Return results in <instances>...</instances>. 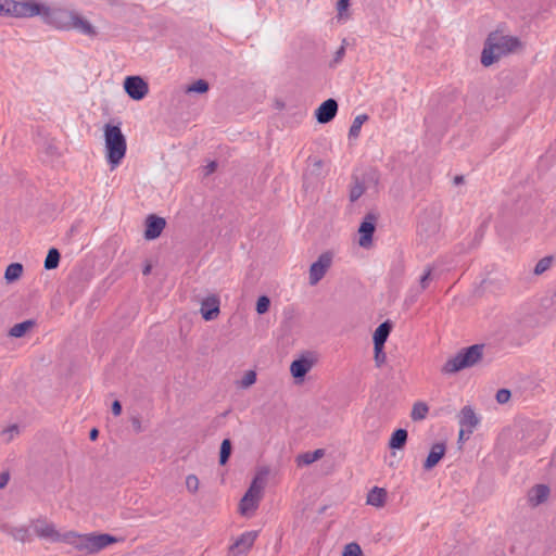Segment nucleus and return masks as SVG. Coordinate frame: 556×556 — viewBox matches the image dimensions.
Instances as JSON below:
<instances>
[{"label":"nucleus","instance_id":"e433bc0d","mask_svg":"<svg viewBox=\"0 0 556 556\" xmlns=\"http://www.w3.org/2000/svg\"><path fill=\"white\" fill-rule=\"evenodd\" d=\"M230 453H231V443H230V440L228 439H225L223 442H222V445H220V453H219V463L222 465H225L230 456Z\"/></svg>","mask_w":556,"mask_h":556},{"label":"nucleus","instance_id":"37998d69","mask_svg":"<svg viewBox=\"0 0 556 556\" xmlns=\"http://www.w3.org/2000/svg\"><path fill=\"white\" fill-rule=\"evenodd\" d=\"M511 393L508 389H500L496 392V401L500 404H505L510 400Z\"/></svg>","mask_w":556,"mask_h":556},{"label":"nucleus","instance_id":"de8ad7c7","mask_svg":"<svg viewBox=\"0 0 556 556\" xmlns=\"http://www.w3.org/2000/svg\"><path fill=\"white\" fill-rule=\"evenodd\" d=\"M344 53H345V48H344V46H341V47L337 50V52H336V54H334V60H333V61H334V63L340 62V61L342 60V58H343Z\"/></svg>","mask_w":556,"mask_h":556},{"label":"nucleus","instance_id":"dca6fc26","mask_svg":"<svg viewBox=\"0 0 556 556\" xmlns=\"http://www.w3.org/2000/svg\"><path fill=\"white\" fill-rule=\"evenodd\" d=\"M0 531L12 536L13 540L20 543H26L30 540L28 529L24 526H12L9 523H2Z\"/></svg>","mask_w":556,"mask_h":556},{"label":"nucleus","instance_id":"f704fd0d","mask_svg":"<svg viewBox=\"0 0 556 556\" xmlns=\"http://www.w3.org/2000/svg\"><path fill=\"white\" fill-rule=\"evenodd\" d=\"M256 382V372L254 370H248L244 372L242 379L238 382V386L242 389H248Z\"/></svg>","mask_w":556,"mask_h":556},{"label":"nucleus","instance_id":"864d4df0","mask_svg":"<svg viewBox=\"0 0 556 556\" xmlns=\"http://www.w3.org/2000/svg\"><path fill=\"white\" fill-rule=\"evenodd\" d=\"M152 266L150 264H147L142 270L143 275H149L151 273Z\"/></svg>","mask_w":556,"mask_h":556},{"label":"nucleus","instance_id":"2f4dec72","mask_svg":"<svg viewBox=\"0 0 556 556\" xmlns=\"http://www.w3.org/2000/svg\"><path fill=\"white\" fill-rule=\"evenodd\" d=\"M433 270L434 267L432 265H427L424 269L422 275L419 278V288L420 291H425L429 288L431 280L433 279Z\"/></svg>","mask_w":556,"mask_h":556},{"label":"nucleus","instance_id":"c85d7f7f","mask_svg":"<svg viewBox=\"0 0 556 556\" xmlns=\"http://www.w3.org/2000/svg\"><path fill=\"white\" fill-rule=\"evenodd\" d=\"M428 412H429V407H428V405L426 403H424V402H416L413 405L412 413H410V418L414 421L424 420L427 417Z\"/></svg>","mask_w":556,"mask_h":556},{"label":"nucleus","instance_id":"f3484780","mask_svg":"<svg viewBox=\"0 0 556 556\" xmlns=\"http://www.w3.org/2000/svg\"><path fill=\"white\" fill-rule=\"evenodd\" d=\"M458 421L462 428L466 429L468 434H470L477 427L479 419L470 406H465L459 413Z\"/></svg>","mask_w":556,"mask_h":556},{"label":"nucleus","instance_id":"473e14b6","mask_svg":"<svg viewBox=\"0 0 556 556\" xmlns=\"http://www.w3.org/2000/svg\"><path fill=\"white\" fill-rule=\"evenodd\" d=\"M365 192V186L358 179H355L350 188L349 198L351 202L358 200Z\"/></svg>","mask_w":556,"mask_h":556},{"label":"nucleus","instance_id":"7c9ffc66","mask_svg":"<svg viewBox=\"0 0 556 556\" xmlns=\"http://www.w3.org/2000/svg\"><path fill=\"white\" fill-rule=\"evenodd\" d=\"M60 263V253L55 248L49 250L47 257L45 260V268L50 270L54 269L59 266Z\"/></svg>","mask_w":556,"mask_h":556},{"label":"nucleus","instance_id":"c03bdc74","mask_svg":"<svg viewBox=\"0 0 556 556\" xmlns=\"http://www.w3.org/2000/svg\"><path fill=\"white\" fill-rule=\"evenodd\" d=\"M350 0H339L337 3V10L339 17H343L344 12L349 8Z\"/></svg>","mask_w":556,"mask_h":556},{"label":"nucleus","instance_id":"09e8293b","mask_svg":"<svg viewBox=\"0 0 556 556\" xmlns=\"http://www.w3.org/2000/svg\"><path fill=\"white\" fill-rule=\"evenodd\" d=\"M112 413L115 416H119L121 415V413H122V405H121V403L118 401H114L112 403Z\"/></svg>","mask_w":556,"mask_h":556},{"label":"nucleus","instance_id":"9b49d317","mask_svg":"<svg viewBox=\"0 0 556 556\" xmlns=\"http://www.w3.org/2000/svg\"><path fill=\"white\" fill-rule=\"evenodd\" d=\"M124 89L132 100H141L149 92L148 84L140 76H128L124 80Z\"/></svg>","mask_w":556,"mask_h":556},{"label":"nucleus","instance_id":"f03ea898","mask_svg":"<svg viewBox=\"0 0 556 556\" xmlns=\"http://www.w3.org/2000/svg\"><path fill=\"white\" fill-rule=\"evenodd\" d=\"M522 48L520 39L516 36L495 30L489 34L481 53V63L488 67L502 58Z\"/></svg>","mask_w":556,"mask_h":556},{"label":"nucleus","instance_id":"412c9836","mask_svg":"<svg viewBox=\"0 0 556 556\" xmlns=\"http://www.w3.org/2000/svg\"><path fill=\"white\" fill-rule=\"evenodd\" d=\"M528 438L534 435L530 441V444H541L545 441L547 433L544 426L540 422H531L527 426Z\"/></svg>","mask_w":556,"mask_h":556},{"label":"nucleus","instance_id":"603ef678","mask_svg":"<svg viewBox=\"0 0 556 556\" xmlns=\"http://www.w3.org/2000/svg\"><path fill=\"white\" fill-rule=\"evenodd\" d=\"M98 434H99L98 430L96 428H93L90 431L89 437H90L91 440H96L98 438Z\"/></svg>","mask_w":556,"mask_h":556},{"label":"nucleus","instance_id":"9d476101","mask_svg":"<svg viewBox=\"0 0 556 556\" xmlns=\"http://www.w3.org/2000/svg\"><path fill=\"white\" fill-rule=\"evenodd\" d=\"M316 357L312 353L301 355L290 365V372L296 381H303L305 375L314 367Z\"/></svg>","mask_w":556,"mask_h":556},{"label":"nucleus","instance_id":"bb28decb","mask_svg":"<svg viewBox=\"0 0 556 556\" xmlns=\"http://www.w3.org/2000/svg\"><path fill=\"white\" fill-rule=\"evenodd\" d=\"M23 274V265L20 263L10 264L4 273V279L8 283L14 282L21 278Z\"/></svg>","mask_w":556,"mask_h":556},{"label":"nucleus","instance_id":"4468645a","mask_svg":"<svg viewBox=\"0 0 556 556\" xmlns=\"http://www.w3.org/2000/svg\"><path fill=\"white\" fill-rule=\"evenodd\" d=\"M337 112V101L334 99H328L317 108L315 116L319 124H327L334 118Z\"/></svg>","mask_w":556,"mask_h":556},{"label":"nucleus","instance_id":"6ab92c4d","mask_svg":"<svg viewBox=\"0 0 556 556\" xmlns=\"http://www.w3.org/2000/svg\"><path fill=\"white\" fill-rule=\"evenodd\" d=\"M47 4L36 1H22L21 18L40 16L43 21V11Z\"/></svg>","mask_w":556,"mask_h":556},{"label":"nucleus","instance_id":"a211bd4d","mask_svg":"<svg viewBox=\"0 0 556 556\" xmlns=\"http://www.w3.org/2000/svg\"><path fill=\"white\" fill-rule=\"evenodd\" d=\"M446 446L444 443H435L431 446V450L424 463L425 470H431L438 465V463L445 455Z\"/></svg>","mask_w":556,"mask_h":556},{"label":"nucleus","instance_id":"6e6d98bb","mask_svg":"<svg viewBox=\"0 0 556 556\" xmlns=\"http://www.w3.org/2000/svg\"><path fill=\"white\" fill-rule=\"evenodd\" d=\"M314 166L316 168H320L323 166V162L320 160H317V161L314 162Z\"/></svg>","mask_w":556,"mask_h":556},{"label":"nucleus","instance_id":"a878e982","mask_svg":"<svg viewBox=\"0 0 556 556\" xmlns=\"http://www.w3.org/2000/svg\"><path fill=\"white\" fill-rule=\"evenodd\" d=\"M407 441V431L405 429H397L393 432L389 441L390 448H402Z\"/></svg>","mask_w":556,"mask_h":556},{"label":"nucleus","instance_id":"8fccbe9b","mask_svg":"<svg viewBox=\"0 0 556 556\" xmlns=\"http://www.w3.org/2000/svg\"><path fill=\"white\" fill-rule=\"evenodd\" d=\"M131 425L135 429L136 432H141L142 431V426H141V421L138 417H132L131 418Z\"/></svg>","mask_w":556,"mask_h":556},{"label":"nucleus","instance_id":"6e6552de","mask_svg":"<svg viewBox=\"0 0 556 556\" xmlns=\"http://www.w3.org/2000/svg\"><path fill=\"white\" fill-rule=\"evenodd\" d=\"M333 261V253L326 251L321 253L317 261L309 266L308 282L311 286H316L327 274Z\"/></svg>","mask_w":556,"mask_h":556},{"label":"nucleus","instance_id":"39448f33","mask_svg":"<svg viewBox=\"0 0 556 556\" xmlns=\"http://www.w3.org/2000/svg\"><path fill=\"white\" fill-rule=\"evenodd\" d=\"M483 350L484 345L482 344H475L462 349L445 362L441 371L446 375H452L477 365L483 357Z\"/></svg>","mask_w":556,"mask_h":556},{"label":"nucleus","instance_id":"2eb2a0df","mask_svg":"<svg viewBox=\"0 0 556 556\" xmlns=\"http://www.w3.org/2000/svg\"><path fill=\"white\" fill-rule=\"evenodd\" d=\"M166 222L164 218L149 215L146 219L144 238L147 240H154L159 238L165 228Z\"/></svg>","mask_w":556,"mask_h":556},{"label":"nucleus","instance_id":"ea45409f","mask_svg":"<svg viewBox=\"0 0 556 556\" xmlns=\"http://www.w3.org/2000/svg\"><path fill=\"white\" fill-rule=\"evenodd\" d=\"M374 351H375L374 358H375L376 366L381 367L386 363V359H387V355L383 352V346H375L374 345Z\"/></svg>","mask_w":556,"mask_h":556},{"label":"nucleus","instance_id":"f8f14e48","mask_svg":"<svg viewBox=\"0 0 556 556\" xmlns=\"http://www.w3.org/2000/svg\"><path fill=\"white\" fill-rule=\"evenodd\" d=\"M257 538L256 531L242 533L229 548V556H245Z\"/></svg>","mask_w":556,"mask_h":556},{"label":"nucleus","instance_id":"20e7f679","mask_svg":"<svg viewBox=\"0 0 556 556\" xmlns=\"http://www.w3.org/2000/svg\"><path fill=\"white\" fill-rule=\"evenodd\" d=\"M105 157L111 169L117 167L127 150L126 137L118 125L105 124L103 127Z\"/></svg>","mask_w":556,"mask_h":556},{"label":"nucleus","instance_id":"49530a36","mask_svg":"<svg viewBox=\"0 0 556 556\" xmlns=\"http://www.w3.org/2000/svg\"><path fill=\"white\" fill-rule=\"evenodd\" d=\"M217 168V164L216 162L212 161L210 162L204 168H203V172H204V176H208L211 174H213Z\"/></svg>","mask_w":556,"mask_h":556},{"label":"nucleus","instance_id":"ddd939ff","mask_svg":"<svg viewBox=\"0 0 556 556\" xmlns=\"http://www.w3.org/2000/svg\"><path fill=\"white\" fill-rule=\"evenodd\" d=\"M220 300L216 294H210L201 302L200 313L204 320L210 321L219 315Z\"/></svg>","mask_w":556,"mask_h":556},{"label":"nucleus","instance_id":"1a4fd4ad","mask_svg":"<svg viewBox=\"0 0 556 556\" xmlns=\"http://www.w3.org/2000/svg\"><path fill=\"white\" fill-rule=\"evenodd\" d=\"M377 215L374 213H367L358 228V244L364 249H368L372 245V236L376 229Z\"/></svg>","mask_w":556,"mask_h":556},{"label":"nucleus","instance_id":"72a5a7b5","mask_svg":"<svg viewBox=\"0 0 556 556\" xmlns=\"http://www.w3.org/2000/svg\"><path fill=\"white\" fill-rule=\"evenodd\" d=\"M208 83L204 79H198L193 84L187 86L186 92L187 93H205L208 90Z\"/></svg>","mask_w":556,"mask_h":556},{"label":"nucleus","instance_id":"423d86ee","mask_svg":"<svg viewBox=\"0 0 556 556\" xmlns=\"http://www.w3.org/2000/svg\"><path fill=\"white\" fill-rule=\"evenodd\" d=\"M268 469L263 468L257 471L256 476L251 482L250 488L243 495L239 504V511L241 515L248 516L256 510L258 503L263 495V490L266 484V477Z\"/></svg>","mask_w":556,"mask_h":556},{"label":"nucleus","instance_id":"3c124183","mask_svg":"<svg viewBox=\"0 0 556 556\" xmlns=\"http://www.w3.org/2000/svg\"><path fill=\"white\" fill-rule=\"evenodd\" d=\"M453 182L454 185H460L464 182V177L463 176H455L454 179H453Z\"/></svg>","mask_w":556,"mask_h":556},{"label":"nucleus","instance_id":"f257e3e1","mask_svg":"<svg viewBox=\"0 0 556 556\" xmlns=\"http://www.w3.org/2000/svg\"><path fill=\"white\" fill-rule=\"evenodd\" d=\"M43 23L58 30L71 31L76 30L88 37H96L97 28L79 14L76 10L64 7L46 5L43 11Z\"/></svg>","mask_w":556,"mask_h":556},{"label":"nucleus","instance_id":"4c0bfd02","mask_svg":"<svg viewBox=\"0 0 556 556\" xmlns=\"http://www.w3.org/2000/svg\"><path fill=\"white\" fill-rule=\"evenodd\" d=\"M20 433V429L16 425H12L2 430L1 437L5 443L11 442L17 434Z\"/></svg>","mask_w":556,"mask_h":556},{"label":"nucleus","instance_id":"aec40b11","mask_svg":"<svg viewBox=\"0 0 556 556\" xmlns=\"http://www.w3.org/2000/svg\"><path fill=\"white\" fill-rule=\"evenodd\" d=\"M549 495V488L545 484H536L528 493V500L532 506L544 503Z\"/></svg>","mask_w":556,"mask_h":556},{"label":"nucleus","instance_id":"c756f323","mask_svg":"<svg viewBox=\"0 0 556 556\" xmlns=\"http://www.w3.org/2000/svg\"><path fill=\"white\" fill-rule=\"evenodd\" d=\"M368 121L367 114H359L354 119L349 130V136L356 138L361 132V128L365 122Z\"/></svg>","mask_w":556,"mask_h":556},{"label":"nucleus","instance_id":"7ed1b4c3","mask_svg":"<svg viewBox=\"0 0 556 556\" xmlns=\"http://www.w3.org/2000/svg\"><path fill=\"white\" fill-rule=\"evenodd\" d=\"M67 538L66 544L73 546L77 552L84 555L97 554L118 542L116 536L109 533H78L76 531H70Z\"/></svg>","mask_w":556,"mask_h":556},{"label":"nucleus","instance_id":"393cba45","mask_svg":"<svg viewBox=\"0 0 556 556\" xmlns=\"http://www.w3.org/2000/svg\"><path fill=\"white\" fill-rule=\"evenodd\" d=\"M325 455V450L317 448L313 452H305L303 454L298 455L295 462L298 466H307L313 464L314 462L320 459Z\"/></svg>","mask_w":556,"mask_h":556},{"label":"nucleus","instance_id":"a18cd8bd","mask_svg":"<svg viewBox=\"0 0 556 556\" xmlns=\"http://www.w3.org/2000/svg\"><path fill=\"white\" fill-rule=\"evenodd\" d=\"M10 481L9 471L0 472V489H4Z\"/></svg>","mask_w":556,"mask_h":556},{"label":"nucleus","instance_id":"cd10ccee","mask_svg":"<svg viewBox=\"0 0 556 556\" xmlns=\"http://www.w3.org/2000/svg\"><path fill=\"white\" fill-rule=\"evenodd\" d=\"M34 325L35 321L30 319L16 324L9 330V336L13 338H22L28 330L34 327Z\"/></svg>","mask_w":556,"mask_h":556},{"label":"nucleus","instance_id":"b1692460","mask_svg":"<svg viewBox=\"0 0 556 556\" xmlns=\"http://www.w3.org/2000/svg\"><path fill=\"white\" fill-rule=\"evenodd\" d=\"M392 325L389 320L380 324L374 332V345L384 346V343L391 332Z\"/></svg>","mask_w":556,"mask_h":556},{"label":"nucleus","instance_id":"5701e85b","mask_svg":"<svg viewBox=\"0 0 556 556\" xmlns=\"http://www.w3.org/2000/svg\"><path fill=\"white\" fill-rule=\"evenodd\" d=\"M22 1L0 0V15H10L21 18Z\"/></svg>","mask_w":556,"mask_h":556},{"label":"nucleus","instance_id":"79ce46f5","mask_svg":"<svg viewBox=\"0 0 556 556\" xmlns=\"http://www.w3.org/2000/svg\"><path fill=\"white\" fill-rule=\"evenodd\" d=\"M186 486L188 491L195 493L199 490V479L194 475L187 476Z\"/></svg>","mask_w":556,"mask_h":556},{"label":"nucleus","instance_id":"c9c22d12","mask_svg":"<svg viewBox=\"0 0 556 556\" xmlns=\"http://www.w3.org/2000/svg\"><path fill=\"white\" fill-rule=\"evenodd\" d=\"M552 263H553V257L552 256H545V257L541 258L536 263L533 273L535 275H542L543 273H545L547 269L551 268Z\"/></svg>","mask_w":556,"mask_h":556},{"label":"nucleus","instance_id":"4be33fe9","mask_svg":"<svg viewBox=\"0 0 556 556\" xmlns=\"http://www.w3.org/2000/svg\"><path fill=\"white\" fill-rule=\"evenodd\" d=\"M386 501L387 491L382 488L375 486L368 492L366 503L374 507L381 508L384 506Z\"/></svg>","mask_w":556,"mask_h":556},{"label":"nucleus","instance_id":"58836bf2","mask_svg":"<svg viewBox=\"0 0 556 556\" xmlns=\"http://www.w3.org/2000/svg\"><path fill=\"white\" fill-rule=\"evenodd\" d=\"M269 306H270V300L268 296L262 295L257 299V302H256L257 314H260V315L265 314L269 309Z\"/></svg>","mask_w":556,"mask_h":556},{"label":"nucleus","instance_id":"0eeeda50","mask_svg":"<svg viewBox=\"0 0 556 556\" xmlns=\"http://www.w3.org/2000/svg\"><path fill=\"white\" fill-rule=\"evenodd\" d=\"M31 527L35 534L39 539L48 540L50 542L67 543V536L70 535V531L65 533L59 532L55 528V525L51 521H48L45 518L33 520Z\"/></svg>","mask_w":556,"mask_h":556},{"label":"nucleus","instance_id":"5fc2aeb1","mask_svg":"<svg viewBox=\"0 0 556 556\" xmlns=\"http://www.w3.org/2000/svg\"><path fill=\"white\" fill-rule=\"evenodd\" d=\"M465 431H466V430H465L464 428H462V429L459 430V433H458V442H462V441L464 440Z\"/></svg>","mask_w":556,"mask_h":556},{"label":"nucleus","instance_id":"a19ab883","mask_svg":"<svg viewBox=\"0 0 556 556\" xmlns=\"http://www.w3.org/2000/svg\"><path fill=\"white\" fill-rule=\"evenodd\" d=\"M362 549L356 543L348 544L343 551V556H362Z\"/></svg>","mask_w":556,"mask_h":556}]
</instances>
